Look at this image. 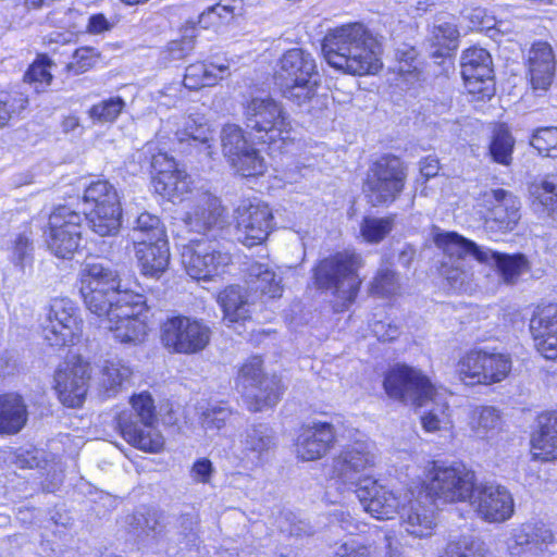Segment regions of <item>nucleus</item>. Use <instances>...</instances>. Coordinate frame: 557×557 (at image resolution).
<instances>
[{"label": "nucleus", "instance_id": "19", "mask_svg": "<svg viewBox=\"0 0 557 557\" xmlns=\"http://www.w3.org/2000/svg\"><path fill=\"white\" fill-rule=\"evenodd\" d=\"M237 239L247 247L262 244L272 228V211L258 199H244L235 211Z\"/></svg>", "mask_w": 557, "mask_h": 557}, {"label": "nucleus", "instance_id": "45", "mask_svg": "<svg viewBox=\"0 0 557 557\" xmlns=\"http://www.w3.org/2000/svg\"><path fill=\"white\" fill-rule=\"evenodd\" d=\"M189 183L186 172L180 169L153 176L156 191L168 198H176L186 194L189 190Z\"/></svg>", "mask_w": 557, "mask_h": 557}, {"label": "nucleus", "instance_id": "26", "mask_svg": "<svg viewBox=\"0 0 557 557\" xmlns=\"http://www.w3.org/2000/svg\"><path fill=\"white\" fill-rule=\"evenodd\" d=\"M89 379V364L82 360L61 366L54 374V388L60 401L71 408L81 407L88 391Z\"/></svg>", "mask_w": 557, "mask_h": 557}, {"label": "nucleus", "instance_id": "40", "mask_svg": "<svg viewBox=\"0 0 557 557\" xmlns=\"http://www.w3.org/2000/svg\"><path fill=\"white\" fill-rule=\"evenodd\" d=\"M469 426L476 438L490 441L503 430V419L498 409L492 406L475 408Z\"/></svg>", "mask_w": 557, "mask_h": 557}, {"label": "nucleus", "instance_id": "52", "mask_svg": "<svg viewBox=\"0 0 557 557\" xmlns=\"http://www.w3.org/2000/svg\"><path fill=\"white\" fill-rule=\"evenodd\" d=\"M84 216L69 206H58L49 216V231L81 232Z\"/></svg>", "mask_w": 557, "mask_h": 557}, {"label": "nucleus", "instance_id": "64", "mask_svg": "<svg viewBox=\"0 0 557 557\" xmlns=\"http://www.w3.org/2000/svg\"><path fill=\"white\" fill-rule=\"evenodd\" d=\"M27 100L12 98L9 95L0 96V128L5 126L14 113L25 108Z\"/></svg>", "mask_w": 557, "mask_h": 557}, {"label": "nucleus", "instance_id": "32", "mask_svg": "<svg viewBox=\"0 0 557 557\" xmlns=\"http://www.w3.org/2000/svg\"><path fill=\"white\" fill-rule=\"evenodd\" d=\"M242 451L252 463H260L276 446L274 430L265 424H253L242 435Z\"/></svg>", "mask_w": 557, "mask_h": 557}, {"label": "nucleus", "instance_id": "22", "mask_svg": "<svg viewBox=\"0 0 557 557\" xmlns=\"http://www.w3.org/2000/svg\"><path fill=\"white\" fill-rule=\"evenodd\" d=\"M469 503L478 516L487 522H504L515 511L512 495L498 484L475 485Z\"/></svg>", "mask_w": 557, "mask_h": 557}, {"label": "nucleus", "instance_id": "56", "mask_svg": "<svg viewBox=\"0 0 557 557\" xmlns=\"http://www.w3.org/2000/svg\"><path fill=\"white\" fill-rule=\"evenodd\" d=\"M100 59V53L91 47H81L75 50L72 61L66 64L67 72L78 75L94 67Z\"/></svg>", "mask_w": 557, "mask_h": 557}, {"label": "nucleus", "instance_id": "16", "mask_svg": "<svg viewBox=\"0 0 557 557\" xmlns=\"http://www.w3.org/2000/svg\"><path fill=\"white\" fill-rule=\"evenodd\" d=\"M511 366L509 355L471 350L458 361L457 372L466 384L490 385L506 379Z\"/></svg>", "mask_w": 557, "mask_h": 557}, {"label": "nucleus", "instance_id": "23", "mask_svg": "<svg viewBox=\"0 0 557 557\" xmlns=\"http://www.w3.org/2000/svg\"><path fill=\"white\" fill-rule=\"evenodd\" d=\"M186 226L197 233L199 238L216 239L227 224L225 210L219 198L211 194H201L184 219Z\"/></svg>", "mask_w": 557, "mask_h": 557}, {"label": "nucleus", "instance_id": "28", "mask_svg": "<svg viewBox=\"0 0 557 557\" xmlns=\"http://www.w3.org/2000/svg\"><path fill=\"white\" fill-rule=\"evenodd\" d=\"M554 534L543 522H528L515 528L508 542L511 555L530 553L539 555L553 542Z\"/></svg>", "mask_w": 557, "mask_h": 557}, {"label": "nucleus", "instance_id": "59", "mask_svg": "<svg viewBox=\"0 0 557 557\" xmlns=\"http://www.w3.org/2000/svg\"><path fill=\"white\" fill-rule=\"evenodd\" d=\"M231 413L227 407L220 405L210 406L201 412V425L207 433L220 431L225 426Z\"/></svg>", "mask_w": 557, "mask_h": 557}, {"label": "nucleus", "instance_id": "60", "mask_svg": "<svg viewBox=\"0 0 557 557\" xmlns=\"http://www.w3.org/2000/svg\"><path fill=\"white\" fill-rule=\"evenodd\" d=\"M33 250L32 239L26 232L18 234L13 243L12 262L21 270H24L33 260Z\"/></svg>", "mask_w": 557, "mask_h": 557}, {"label": "nucleus", "instance_id": "51", "mask_svg": "<svg viewBox=\"0 0 557 557\" xmlns=\"http://www.w3.org/2000/svg\"><path fill=\"white\" fill-rule=\"evenodd\" d=\"M393 225L394 219L391 216H366L360 224V234L367 243L377 244L391 233Z\"/></svg>", "mask_w": 557, "mask_h": 557}, {"label": "nucleus", "instance_id": "38", "mask_svg": "<svg viewBox=\"0 0 557 557\" xmlns=\"http://www.w3.org/2000/svg\"><path fill=\"white\" fill-rule=\"evenodd\" d=\"M401 516L405 530L416 537L430 536L435 527L434 511L426 508L420 500L409 502V507L404 509Z\"/></svg>", "mask_w": 557, "mask_h": 557}, {"label": "nucleus", "instance_id": "53", "mask_svg": "<svg viewBox=\"0 0 557 557\" xmlns=\"http://www.w3.org/2000/svg\"><path fill=\"white\" fill-rule=\"evenodd\" d=\"M125 101L121 97H112L94 104L88 110L89 117L97 123H112L121 114Z\"/></svg>", "mask_w": 557, "mask_h": 557}, {"label": "nucleus", "instance_id": "20", "mask_svg": "<svg viewBox=\"0 0 557 557\" xmlns=\"http://www.w3.org/2000/svg\"><path fill=\"white\" fill-rule=\"evenodd\" d=\"M239 380L247 391L250 399L249 409L261 411L277 404L281 397V387L274 377H264L262 373V360L255 356L250 358L239 371Z\"/></svg>", "mask_w": 557, "mask_h": 557}, {"label": "nucleus", "instance_id": "55", "mask_svg": "<svg viewBox=\"0 0 557 557\" xmlns=\"http://www.w3.org/2000/svg\"><path fill=\"white\" fill-rule=\"evenodd\" d=\"M442 394L438 393L437 397L429 399L434 403V407L421 417V423L425 431L435 432L448 423V416L446 411L448 406L446 403H442Z\"/></svg>", "mask_w": 557, "mask_h": 557}, {"label": "nucleus", "instance_id": "37", "mask_svg": "<svg viewBox=\"0 0 557 557\" xmlns=\"http://www.w3.org/2000/svg\"><path fill=\"white\" fill-rule=\"evenodd\" d=\"M197 23L187 21L181 28V38L171 40L161 50L159 62L168 66L173 61L187 58L196 47Z\"/></svg>", "mask_w": 557, "mask_h": 557}, {"label": "nucleus", "instance_id": "41", "mask_svg": "<svg viewBox=\"0 0 557 557\" xmlns=\"http://www.w3.org/2000/svg\"><path fill=\"white\" fill-rule=\"evenodd\" d=\"M133 370L122 359L107 360L101 370L99 386L107 397L116 395L132 377Z\"/></svg>", "mask_w": 557, "mask_h": 557}, {"label": "nucleus", "instance_id": "12", "mask_svg": "<svg viewBox=\"0 0 557 557\" xmlns=\"http://www.w3.org/2000/svg\"><path fill=\"white\" fill-rule=\"evenodd\" d=\"M377 460L376 448L369 441H355L343 447L333 459L332 479L347 490L360 487L364 479H372L364 472L372 469Z\"/></svg>", "mask_w": 557, "mask_h": 557}, {"label": "nucleus", "instance_id": "50", "mask_svg": "<svg viewBox=\"0 0 557 557\" xmlns=\"http://www.w3.org/2000/svg\"><path fill=\"white\" fill-rule=\"evenodd\" d=\"M86 308L98 317H106L107 320L110 318V313L115 308V300L121 298V294H107L103 290L95 293L79 292ZM124 293H131L125 289Z\"/></svg>", "mask_w": 557, "mask_h": 557}, {"label": "nucleus", "instance_id": "1", "mask_svg": "<svg viewBox=\"0 0 557 557\" xmlns=\"http://www.w3.org/2000/svg\"><path fill=\"white\" fill-rule=\"evenodd\" d=\"M380 46L360 23L330 29L322 41V52L334 69L350 75L374 74L381 69Z\"/></svg>", "mask_w": 557, "mask_h": 557}, {"label": "nucleus", "instance_id": "48", "mask_svg": "<svg viewBox=\"0 0 557 557\" xmlns=\"http://www.w3.org/2000/svg\"><path fill=\"white\" fill-rule=\"evenodd\" d=\"M442 557H492V555L480 539L463 536L456 542H450Z\"/></svg>", "mask_w": 557, "mask_h": 557}, {"label": "nucleus", "instance_id": "18", "mask_svg": "<svg viewBox=\"0 0 557 557\" xmlns=\"http://www.w3.org/2000/svg\"><path fill=\"white\" fill-rule=\"evenodd\" d=\"M460 66L465 87L472 99H491L495 92L491 54L483 48H469L462 52Z\"/></svg>", "mask_w": 557, "mask_h": 557}, {"label": "nucleus", "instance_id": "17", "mask_svg": "<svg viewBox=\"0 0 557 557\" xmlns=\"http://www.w3.org/2000/svg\"><path fill=\"white\" fill-rule=\"evenodd\" d=\"M451 249L459 252H471L472 258L479 263L495 268L502 282L506 285H516L520 277L531 270L528 258L522 253H504L474 242L451 244Z\"/></svg>", "mask_w": 557, "mask_h": 557}, {"label": "nucleus", "instance_id": "61", "mask_svg": "<svg viewBox=\"0 0 557 557\" xmlns=\"http://www.w3.org/2000/svg\"><path fill=\"white\" fill-rule=\"evenodd\" d=\"M536 194L537 199L549 213H557V175H547Z\"/></svg>", "mask_w": 557, "mask_h": 557}, {"label": "nucleus", "instance_id": "6", "mask_svg": "<svg viewBox=\"0 0 557 557\" xmlns=\"http://www.w3.org/2000/svg\"><path fill=\"white\" fill-rule=\"evenodd\" d=\"M424 486L428 496L442 503L469 502L475 487V475L461 463L434 461Z\"/></svg>", "mask_w": 557, "mask_h": 557}, {"label": "nucleus", "instance_id": "62", "mask_svg": "<svg viewBox=\"0 0 557 557\" xmlns=\"http://www.w3.org/2000/svg\"><path fill=\"white\" fill-rule=\"evenodd\" d=\"M459 32L456 25L451 23H443L433 29V44L447 50L456 48Z\"/></svg>", "mask_w": 557, "mask_h": 557}, {"label": "nucleus", "instance_id": "10", "mask_svg": "<svg viewBox=\"0 0 557 557\" xmlns=\"http://www.w3.org/2000/svg\"><path fill=\"white\" fill-rule=\"evenodd\" d=\"M383 387L389 398L414 407L425 406L429 399L438 395L426 375L406 364H397L388 370Z\"/></svg>", "mask_w": 557, "mask_h": 557}, {"label": "nucleus", "instance_id": "4", "mask_svg": "<svg viewBox=\"0 0 557 557\" xmlns=\"http://www.w3.org/2000/svg\"><path fill=\"white\" fill-rule=\"evenodd\" d=\"M131 404L132 410L122 412L117 418L123 438L140 450L160 453L164 437L156 426V407L151 395L146 392L134 395Z\"/></svg>", "mask_w": 557, "mask_h": 557}, {"label": "nucleus", "instance_id": "57", "mask_svg": "<svg viewBox=\"0 0 557 557\" xmlns=\"http://www.w3.org/2000/svg\"><path fill=\"white\" fill-rule=\"evenodd\" d=\"M531 145L539 153L557 158V127H542L532 136Z\"/></svg>", "mask_w": 557, "mask_h": 557}, {"label": "nucleus", "instance_id": "11", "mask_svg": "<svg viewBox=\"0 0 557 557\" xmlns=\"http://www.w3.org/2000/svg\"><path fill=\"white\" fill-rule=\"evenodd\" d=\"M147 311L146 298L137 293H124L115 300V308L107 320V327L115 339L126 344H138L147 335L144 313Z\"/></svg>", "mask_w": 557, "mask_h": 557}, {"label": "nucleus", "instance_id": "42", "mask_svg": "<svg viewBox=\"0 0 557 557\" xmlns=\"http://www.w3.org/2000/svg\"><path fill=\"white\" fill-rule=\"evenodd\" d=\"M83 200L88 209L109 210L121 207L115 187L107 181L90 183L84 190Z\"/></svg>", "mask_w": 557, "mask_h": 557}, {"label": "nucleus", "instance_id": "58", "mask_svg": "<svg viewBox=\"0 0 557 557\" xmlns=\"http://www.w3.org/2000/svg\"><path fill=\"white\" fill-rule=\"evenodd\" d=\"M398 289V277L388 268H381L371 283V293L379 296H391L396 294Z\"/></svg>", "mask_w": 557, "mask_h": 557}, {"label": "nucleus", "instance_id": "30", "mask_svg": "<svg viewBox=\"0 0 557 557\" xmlns=\"http://www.w3.org/2000/svg\"><path fill=\"white\" fill-rule=\"evenodd\" d=\"M486 201L491 203L490 218L499 231H511L518 224L520 215V201L510 191L503 188L492 189L485 194Z\"/></svg>", "mask_w": 557, "mask_h": 557}, {"label": "nucleus", "instance_id": "7", "mask_svg": "<svg viewBox=\"0 0 557 557\" xmlns=\"http://www.w3.org/2000/svg\"><path fill=\"white\" fill-rule=\"evenodd\" d=\"M406 178V166L399 158L382 156L367 172L364 196L372 206L389 205L403 193Z\"/></svg>", "mask_w": 557, "mask_h": 557}, {"label": "nucleus", "instance_id": "63", "mask_svg": "<svg viewBox=\"0 0 557 557\" xmlns=\"http://www.w3.org/2000/svg\"><path fill=\"white\" fill-rule=\"evenodd\" d=\"M335 557H377L376 548L372 544H362L350 541L342 544Z\"/></svg>", "mask_w": 557, "mask_h": 557}, {"label": "nucleus", "instance_id": "31", "mask_svg": "<svg viewBox=\"0 0 557 557\" xmlns=\"http://www.w3.org/2000/svg\"><path fill=\"white\" fill-rule=\"evenodd\" d=\"M79 292L121 294L120 278L116 271L100 262H86L79 272Z\"/></svg>", "mask_w": 557, "mask_h": 557}, {"label": "nucleus", "instance_id": "3", "mask_svg": "<svg viewBox=\"0 0 557 557\" xmlns=\"http://www.w3.org/2000/svg\"><path fill=\"white\" fill-rule=\"evenodd\" d=\"M274 81L286 99L297 106L308 103L320 83L315 59L301 48L287 50L277 61Z\"/></svg>", "mask_w": 557, "mask_h": 557}, {"label": "nucleus", "instance_id": "54", "mask_svg": "<svg viewBox=\"0 0 557 557\" xmlns=\"http://www.w3.org/2000/svg\"><path fill=\"white\" fill-rule=\"evenodd\" d=\"M134 231L141 233L146 237L141 240L166 239L165 231L159 216L149 212H143L137 216Z\"/></svg>", "mask_w": 557, "mask_h": 557}, {"label": "nucleus", "instance_id": "33", "mask_svg": "<svg viewBox=\"0 0 557 557\" xmlns=\"http://www.w3.org/2000/svg\"><path fill=\"white\" fill-rule=\"evenodd\" d=\"M135 249L143 274L159 276L166 270L170 262L166 239L140 240L136 244Z\"/></svg>", "mask_w": 557, "mask_h": 557}, {"label": "nucleus", "instance_id": "8", "mask_svg": "<svg viewBox=\"0 0 557 557\" xmlns=\"http://www.w3.org/2000/svg\"><path fill=\"white\" fill-rule=\"evenodd\" d=\"M244 124L247 129L263 134L260 139L273 141L288 133L290 121L281 102L270 95H255L242 103Z\"/></svg>", "mask_w": 557, "mask_h": 557}, {"label": "nucleus", "instance_id": "39", "mask_svg": "<svg viewBox=\"0 0 557 557\" xmlns=\"http://www.w3.org/2000/svg\"><path fill=\"white\" fill-rule=\"evenodd\" d=\"M218 302L223 309L224 321L235 323L249 318V307L246 292L239 285H230L218 296Z\"/></svg>", "mask_w": 557, "mask_h": 557}, {"label": "nucleus", "instance_id": "49", "mask_svg": "<svg viewBox=\"0 0 557 557\" xmlns=\"http://www.w3.org/2000/svg\"><path fill=\"white\" fill-rule=\"evenodd\" d=\"M513 145L515 139L508 128L504 125L497 126L490 145V152L494 161L508 165L511 161Z\"/></svg>", "mask_w": 557, "mask_h": 557}, {"label": "nucleus", "instance_id": "36", "mask_svg": "<svg viewBox=\"0 0 557 557\" xmlns=\"http://www.w3.org/2000/svg\"><path fill=\"white\" fill-rule=\"evenodd\" d=\"M249 282L262 295L280 298L283 294L282 276L270 262H253L248 268Z\"/></svg>", "mask_w": 557, "mask_h": 557}, {"label": "nucleus", "instance_id": "24", "mask_svg": "<svg viewBox=\"0 0 557 557\" xmlns=\"http://www.w3.org/2000/svg\"><path fill=\"white\" fill-rule=\"evenodd\" d=\"M355 493L363 510L377 520L393 519L405 509V500L375 479H364Z\"/></svg>", "mask_w": 557, "mask_h": 557}, {"label": "nucleus", "instance_id": "43", "mask_svg": "<svg viewBox=\"0 0 557 557\" xmlns=\"http://www.w3.org/2000/svg\"><path fill=\"white\" fill-rule=\"evenodd\" d=\"M90 228L100 236H114L121 227L122 208L88 209L84 215Z\"/></svg>", "mask_w": 557, "mask_h": 557}, {"label": "nucleus", "instance_id": "2", "mask_svg": "<svg viewBox=\"0 0 557 557\" xmlns=\"http://www.w3.org/2000/svg\"><path fill=\"white\" fill-rule=\"evenodd\" d=\"M363 265L362 256L347 249L322 259L313 268L314 286L331 293L336 312L345 311L355 302L362 284L359 270Z\"/></svg>", "mask_w": 557, "mask_h": 557}, {"label": "nucleus", "instance_id": "25", "mask_svg": "<svg viewBox=\"0 0 557 557\" xmlns=\"http://www.w3.org/2000/svg\"><path fill=\"white\" fill-rule=\"evenodd\" d=\"M471 242L455 232H441L434 236L435 245L443 250L444 257L441 261L440 273L455 289H461L472 276L465 258L472 257L471 252H459L450 250L451 244Z\"/></svg>", "mask_w": 557, "mask_h": 557}, {"label": "nucleus", "instance_id": "35", "mask_svg": "<svg viewBox=\"0 0 557 557\" xmlns=\"http://www.w3.org/2000/svg\"><path fill=\"white\" fill-rule=\"evenodd\" d=\"M27 406L17 394L0 395V434L14 435L27 422Z\"/></svg>", "mask_w": 557, "mask_h": 557}, {"label": "nucleus", "instance_id": "46", "mask_svg": "<svg viewBox=\"0 0 557 557\" xmlns=\"http://www.w3.org/2000/svg\"><path fill=\"white\" fill-rule=\"evenodd\" d=\"M531 454L534 460L552 461L557 459V434L545 423L532 435Z\"/></svg>", "mask_w": 557, "mask_h": 557}, {"label": "nucleus", "instance_id": "9", "mask_svg": "<svg viewBox=\"0 0 557 557\" xmlns=\"http://www.w3.org/2000/svg\"><path fill=\"white\" fill-rule=\"evenodd\" d=\"M231 255L213 238H190L183 245L182 263L195 280H212L224 274L231 265Z\"/></svg>", "mask_w": 557, "mask_h": 557}, {"label": "nucleus", "instance_id": "27", "mask_svg": "<svg viewBox=\"0 0 557 557\" xmlns=\"http://www.w3.org/2000/svg\"><path fill=\"white\" fill-rule=\"evenodd\" d=\"M335 436L329 422L314 421L302 426L296 442L297 456L307 461L320 459L331 449Z\"/></svg>", "mask_w": 557, "mask_h": 557}, {"label": "nucleus", "instance_id": "21", "mask_svg": "<svg viewBox=\"0 0 557 557\" xmlns=\"http://www.w3.org/2000/svg\"><path fill=\"white\" fill-rule=\"evenodd\" d=\"M175 136L184 152L199 160H212L218 154L215 132L203 115L190 114L183 119Z\"/></svg>", "mask_w": 557, "mask_h": 557}, {"label": "nucleus", "instance_id": "44", "mask_svg": "<svg viewBox=\"0 0 557 557\" xmlns=\"http://www.w3.org/2000/svg\"><path fill=\"white\" fill-rule=\"evenodd\" d=\"M533 341L557 335V302L540 305L530 320Z\"/></svg>", "mask_w": 557, "mask_h": 557}, {"label": "nucleus", "instance_id": "13", "mask_svg": "<svg viewBox=\"0 0 557 557\" xmlns=\"http://www.w3.org/2000/svg\"><path fill=\"white\" fill-rule=\"evenodd\" d=\"M220 145L224 158L242 176H259L267 163L258 149L248 143L244 129L236 124H226L220 132Z\"/></svg>", "mask_w": 557, "mask_h": 557}, {"label": "nucleus", "instance_id": "34", "mask_svg": "<svg viewBox=\"0 0 557 557\" xmlns=\"http://www.w3.org/2000/svg\"><path fill=\"white\" fill-rule=\"evenodd\" d=\"M230 75L228 61L224 63L196 62L185 69L183 84L190 90H198L203 87L214 86Z\"/></svg>", "mask_w": 557, "mask_h": 557}, {"label": "nucleus", "instance_id": "29", "mask_svg": "<svg viewBox=\"0 0 557 557\" xmlns=\"http://www.w3.org/2000/svg\"><path fill=\"white\" fill-rule=\"evenodd\" d=\"M528 74L532 88L547 90L555 75V57L547 42H536L529 51Z\"/></svg>", "mask_w": 557, "mask_h": 557}, {"label": "nucleus", "instance_id": "5", "mask_svg": "<svg viewBox=\"0 0 557 557\" xmlns=\"http://www.w3.org/2000/svg\"><path fill=\"white\" fill-rule=\"evenodd\" d=\"M131 525L134 531L154 539L168 555H174L183 543L195 541V521L190 516H181L173 524L171 517L156 509L136 511Z\"/></svg>", "mask_w": 557, "mask_h": 557}, {"label": "nucleus", "instance_id": "15", "mask_svg": "<svg viewBox=\"0 0 557 557\" xmlns=\"http://www.w3.org/2000/svg\"><path fill=\"white\" fill-rule=\"evenodd\" d=\"M81 324L78 309L70 298H53L46 309L42 335L52 347L70 346L78 337Z\"/></svg>", "mask_w": 557, "mask_h": 557}, {"label": "nucleus", "instance_id": "14", "mask_svg": "<svg viewBox=\"0 0 557 557\" xmlns=\"http://www.w3.org/2000/svg\"><path fill=\"white\" fill-rule=\"evenodd\" d=\"M211 337L210 327L202 321L177 315L161 326V341L172 352L193 355L202 351Z\"/></svg>", "mask_w": 557, "mask_h": 557}, {"label": "nucleus", "instance_id": "47", "mask_svg": "<svg viewBox=\"0 0 557 557\" xmlns=\"http://www.w3.org/2000/svg\"><path fill=\"white\" fill-rule=\"evenodd\" d=\"M81 240V232L75 231H49L48 247L58 258L67 259L77 250Z\"/></svg>", "mask_w": 557, "mask_h": 557}]
</instances>
